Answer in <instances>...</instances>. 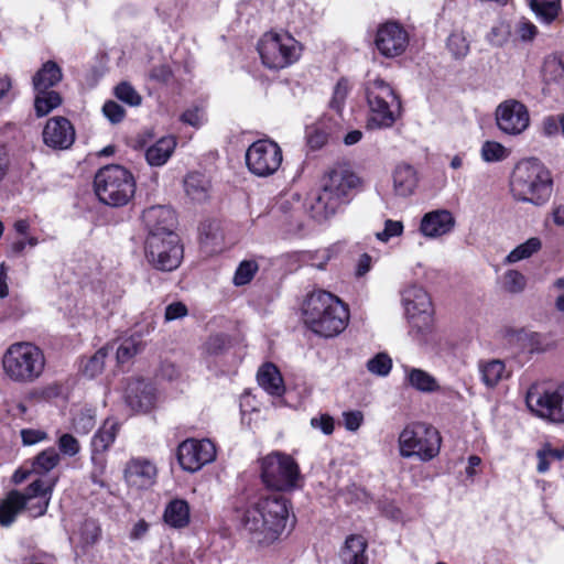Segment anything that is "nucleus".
<instances>
[{
	"label": "nucleus",
	"instance_id": "6e6d98bb",
	"mask_svg": "<svg viewBox=\"0 0 564 564\" xmlns=\"http://www.w3.org/2000/svg\"><path fill=\"white\" fill-rule=\"evenodd\" d=\"M58 447L63 454L68 456H75L80 449L78 441L68 433H65L59 437Z\"/></svg>",
	"mask_w": 564,
	"mask_h": 564
},
{
	"label": "nucleus",
	"instance_id": "9d476101",
	"mask_svg": "<svg viewBox=\"0 0 564 564\" xmlns=\"http://www.w3.org/2000/svg\"><path fill=\"white\" fill-rule=\"evenodd\" d=\"M262 63L268 68L279 69L299 58V43L289 34L265 33L258 44Z\"/></svg>",
	"mask_w": 564,
	"mask_h": 564
},
{
	"label": "nucleus",
	"instance_id": "ddd939ff",
	"mask_svg": "<svg viewBox=\"0 0 564 564\" xmlns=\"http://www.w3.org/2000/svg\"><path fill=\"white\" fill-rule=\"evenodd\" d=\"M246 163L254 175L261 177L270 176L281 166L282 151L273 141L258 140L248 148Z\"/></svg>",
	"mask_w": 564,
	"mask_h": 564
},
{
	"label": "nucleus",
	"instance_id": "2f4dec72",
	"mask_svg": "<svg viewBox=\"0 0 564 564\" xmlns=\"http://www.w3.org/2000/svg\"><path fill=\"white\" fill-rule=\"evenodd\" d=\"M164 521L172 528H184L189 522V507L183 499L172 500L165 508Z\"/></svg>",
	"mask_w": 564,
	"mask_h": 564
},
{
	"label": "nucleus",
	"instance_id": "79ce46f5",
	"mask_svg": "<svg viewBox=\"0 0 564 564\" xmlns=\"http://www.w3.org/2000/svg\"><path fill=\"white\" fill-rule=\"evenodd\" d=\"M538 471L545 473L550 468L553 460H562L564 458V449L553 448L549 443L544 444L536 453Z\"/></svg>",
	"mask_w": 564,
	"mask_h": 564
},
{
	"label": "nucleus",
	"instance_id": "6ab92c4d",
	"mask_svg": "<svg viewBox=\"0 0 564 564\" xmlns=\"http://www.w3.org/2000/svg\"><path fill=\"white\" fill-rule=\"evenodd\" d=\"M502 338L509 348L517 351L544 352L553 347L544 335L525 328H506Z\"/></svg>",
	"mask_w": 564,
	"mask_h": 564
},
{
	"label": "nucleus",
	"instance_id": "f03ea898",
	"mask_svg": "<svg viewBox=\"0 0 564 564\" xmlns=\"http://www.w3.org/2000/svg\"><path fill=\"white\" fill-rule=\"evenodd\" d=\"M305 325L315 334L330 338L340 334L349 319L344 303L326 291L311 293L303 303Z\"/></svg>",
	"mask_w": 564,
	"mask_h": 564
},
{
	"label": "nucleus",
	"instance_id": "a878e982",
	"mask_svg": "<svg viewBox=\"0 0 564 564\" xmlns=\"http://www.w3.org/2000/svg\"><path fill=\"white\" fill-rule=\"evenodd\" d=\"M542 72L547 85H553L557 90L564 91V54L547 56Z\"/></svg>",
	"mask_w": 564,
	"mask_h": 564
},
{
	"label": "nucleus",
	"instance_id": "1a4fd4ad",
	"mask_svg": "<svg viewBox=\"0 0 564 564\" xmlns=\"http://www.w3.org/2000/svg\"><path fill=\"white\" fill-rule=\"evenodd\" d=\"M261 478L267 487L283 491L297 488L301 474L290 455L274 452L261 459Z\"/></svg>",
	"mask_w": 564,
	"mask_h": 564
},
{
	"label": "nucleus",
	"instance_id": "bb28decb",
	"mask_svg": "<svg viewBox=\"0 0 564 564\" xmlns=\"http://www.w3.org/2000/svg\"><path fill=\"white\" fill-rule=\"evenodd\" d=\"M259 384L272 395H281L284 392L282 376L276 366L264 364L258 371Z\"/></svg>",
	"mask_w": 564,
	"mask_h": 564
},
{
	"label": "nucleus",
	"instance_id": "13d9d810",
	"mask_svg": "<svg viewBox=\"0 0 564 564\" xmlns=\"http://www.w3.org/2000/svg\"><path fill=\"white\" fill-rule=\"evenodd\" d=\"M95 424V417L89 413L82 412L74 419V429L77 433L86 434L94 429Z\"/></svg>",
	"mask_w": 564,
	"mask_h": 564
},
{
	"label": "nucleus",
	"instance_id": "a19ab883",
	"mask_svg": "<svg viewBox=\"0 0 564 564\" xmlns=\"http://www.w3.org/2000/svg\"><path fill=\"white\" fill-rule=\"evenodd\" d=\"M143 350V343L139 336H131L124 339L117 348L116 357L118 362L124 364Z\"/></svg>",
	"mask_w": 564,
	"mask_h": 564
},
{
	"label": "nucleus",
	"instance_id": "58836bf2",
	"mask_svg": "<svg viewBox=\"0 0 564 564\" xmlns=\"http://www.w3.org/2000/svg\"><path fill=\"white\" fill-rule=\"evenodd\" d=\"M63 98L59 93L41 88L37 90V117L48 115L52 110L59 107Z\"/></svg>",
	"mask_w": 564,
	"mask_h": 564
},
{
	"label": "nucleus",
	"instance_id": "3c124183",
	"mask_svg": "<svg viewBox=\"0 0 564 564\" xmlns=\"http://www.w3.org/2000/svg\"><path fill=\"white\" fill-rule=\"evenodd\" d=\"M59 463V455L54 448L43 451L37 455V476L41 473H48Z\"/></svg>",
	"mask_w": 564,
	"mask_h": 564
},
{
	"label": "nucleus",
	"instance_id": "680f3d73",
	"mask_svg": "<svg viewBox=\"0 0 564 564\" xmlns=\"http://www.w3.org/2000/svg\"><path fill=\"white\" fill-rule=\"evenodd\" d=\"M188 314V310L183 302H173L165 307L164 319L171 322L183 318Z\"/></svg>",
	"mask_w": 564,
	"mask_h": 564
},
{
	"label": "nucleus",
	"instance_id": "8fccbe9b",
	"mask_svg": "<svg viewBox=\"0 0 564 564\" xmlns=\"http://www.w3.org/2000/svg\"><path fill=\"white\" fill-rule=\"evenodd\" d=\"M507 156L506 148L495 141H486L481 148V158L486 162L501 161Z\"/></svg>",
	"mask_w": 564,
	"mask_h": 564
},
{
	"label": "nucleus",
	"instance_id": "774afa93",
	"mask_svg": "<svg viewBox=\"0 0 564 564\" xmlns=\"http://www.w3.org/2000/svg\"><path fill=\"white\" fill-rule=\"evenodd\" d=\"M34 243V239L31 237L29 239H25V237H20L15 241H13L9 249V254L13 257H18L23 253L25 248L32 247Z\"/></svg>",
	"mask_w": 564,
	"mask_h": 564
},
{
	"label": "nucleus",
	"instance_id": "20e7f679",
	"mask_svg": "<svg viewBox=\"0 0 564 564\" xmlns=\"http://www.w3.org/2000/svg\"><path fill=\"white\" fill-rule=\"evenodd\" d=\"M358 184L359 177L355 173L345 165H335L323 178L322 191L311 206L312 216L318 221L333 216Z\"/></svg>",
	"mask_w": 564,
	"mask_h": 564
},
{
	"label": "nucleus",
	"instance_id": "f8f14e48",
	"mask_svg": "<svg viewBox=\"0 0 564 564\" xmlns=\"http://www.w3.org/2000/svg\"><path fill=\"white\" fill-rule=\"evenodd\" d=\"M2 367L4 373L13 381H32L35 369V346L26 341L10 345L2 357Z\"/></svg>",
	"mask_w": 564,
	"mask_h": 564
},
{
	"label": "nucleus",
	"instance_id": "4468645a",
	"mask_svg": "<svg viewBox=\"0 0 564 564\" xmlns=\"http://www.w3.org/2000/svg\"><path fill=\"white\" fill-rule=\"evenodd\" d=\"M528 408L542 419L564 423V384L553 391L531 388L525 397Z\"/></svg>",
	"mask_w": 564,
	"mask_h": 564
},
{
	"label": "nucleus",
	"instance_id": "09e8293b",
	"mask_svg": "<svg viewBox=\"0 0 564 564\" xmlns=\"http://www.w3.org/2000/svg\"><path fill=\"white\" fill-rule=\"evenodd\" d=\"M115 95L119 100L128 104L129 106H133V107L141 105V101H142V97L127 82H122L116 86Z\"/></svg>",
	"mask_w": 564,
	"mask_h": 564
},
{
	"label": "nucleus",
	"instance_id": "4be33fe9",
	"mask_svg": "<svg viewBox=\"0 0 564 564\" xmlns=\"http://www.w3.org/2000/svg\"><path fill=\"white\" fill-rule=\"evenodd\" d=\"M155 389L142 379L130 380L126 388V403L135 412H149L155 404Z\"/></svg>",
	"mask_w": 564,
	"mask_h": 564
},
{
	"label": "nucleus",
	"instance_id": "423d86ee",
	"mask_svg": "<svg viewBox=\"0 0 564 564\" xmlns=\"http://www.w3.org/2000/svg\"><path fill=\"white\" fill-rule=\"evenodd\" d=\"M94 184L99 200L111 207L127 205L135 193L133 175L117 164L101 167L95 175Z\"/></svg>",
	"mask_w": 564,
	"mask_h": 564
},
{
	"label": "nucleus",
	"instance_id": "72a5a7b5",
	"mask_svg": "<svg viewBox=\"0 0 564 564\" xmlns=\"http://www.w3.org/2000/svg\"><path fill=\"white\" fill-rule=\"evenodd\" d=\"M186 194L196 202H203L208 196V180L199 173L188 174L184 181Z\"/></svg>",
	"mask_w": 564,
	"mask_h": 564
},
{
	"label": "nucleus",
	"instance_id": "5fc2aeb1",
	"mask_svg": "<svg viewBox=\"0 0 564 564\" xmlns=\"http://www.w3.org/2000/svg\"><path fill=\"white\" fill-rule=\"evenodd\" d=\"M229 347V338L226 335L217 334L210 336L206 343L207 351L212 355H219Z\"/></svg>",
	"mask_w": 564,
	"mask_h": 564
},
{
	"label": "nucleus",
	"instance_id": "6e6552de",
	"mask_svg": "<svg viewBox=\"0 0 564 564\" xmlns=\"http://www.w3.org/2000/svg\"><path fill=\"white\" fill-rule=\"evenodd\" d=\"M441 435L432 425L413 423L399 436L400 454L403 457L417 456L422 460L435 457L441 448Z\"/></svg>",
	"mask_w": 564,
	"mask_h": 564
},
{
	"label": "nucleus",
	"instance_id": "a211bd4d",
	"mask_svg": "<svg viewBox=\"0 0 564 564\" xmlns=\"http://www.w3.org/2000/svg\"><path fill=\"white\" fill-rule=\"evenodd\" d=\"M375 43L383 56L395 57L405 51L409 36L399 23L388 22L378 29Z\"/></svg>",
	"mask_w": 564,
	"mask_h": 564
},
{
	"label": "nucleus",
	"instance_id": "37998d69",
	"mask_svg": "<svg viewBox=\"0 0 564 564\" xmlns=\"http://www.w3.org/2000/svg\"><path fill=\"white\" fill-rule=\"evenodd\" d=\"M56 479L55 476L48 477L46 480L37 478V516H42L46 511Z\"/></svg>",
	"mask_w": 564,
	"mask_h": 564
},
{
	"label": "nucleus",
	"instance_id": "4d7b16f0",
	"mask_svg": "<svg viewBox=\"0 0 564 564\" xmlns=\"http://www.w3.org/2000/svg\"><path fill=\"white\" fill-rule=\"evenodd\" d=\"M102 112L112 123H119L126 115L123 107L112 100H109L104 105Z\"/></svg>",
	"mask_w": 564,
	"mask_h": 564
},
{
	"label": "nucleus",
	"instance_id": "dca6fc26",
	"mask_svg": "<svg viewBox=\"0 0 564 564\" xmlns=\"http://www.w3.org/2000/svg\"><path fill=\"white\" fill-rule=\"evenodd\" d=\"M495 117L499 130L509 135L521 134L530 123L528 108L516 99H508L499 104Z\"/></svg>",
	"mask_w": 564,
	"mask_h": 564
},
{
	"label": "nucleus",
	"instance_id": "c03bdc74",
	"mask_svg": "<svg viewBox=\"0 0 564 564\" xmlns=\"http://www.w3.org/2000/svg\"><path fill=\"white\" fill-rule=\"evenodd\" d=\"M367 370L376 376L386 377L392 368V359L386 352H379L367 361Z\"/></svg>",
	"mask_w": 564,
	"mask_h": 564
},
{
	"label": "nucleus",
	"instance_id": "f3484780",
	"mask_svg": "<svg viewBox=\"0 0 564 564\" xmlns=\"http://www.w3.org/2000/svg\"><path fill=\"white\" fill-rule=\"evenodd\" d=\"M216 457V447L209 440H186L180 444L177 459L187 471H196Z\"/></svg>",
	"mask_w": 564,
	"mask_h": 564
},
{
	"label": "nucleus",
	"instance_id": "e2e57ef3",
	"mask_svg": "<svg viewBox=\"0 0 564 564\" xmlns=\"http://www.w3.org/2000/svg\"><path fill=\"white\" fill-rule=\"evenodd\" d=\"M343 417L345 427L351 432L357 431L364 421V415L360 411L344 412Z\"/></svg>",
	"mask_w": 564,
	"mask_h": 564
},
{
	"label": "nucleus",
	"instance_id": "c85d7f7f",
	"mask_svg": "<svg viewBox=\"0 0 564 564\" xmlns=\"http://www.w3.org/2000/svg\"><path fill=\"white\" fill-rule=\"evenodd\" d=\"M367 542L361 535H349L340 552V556L346 564H367L365 555Z\"/></svg>",
	"mask_w": 564,
	"mask_h": 564
},
{
	"label": "nucleus",
	"instance_id": "f704fd0d",
	"mask_svg": "<svg viewBox=\"0 0 564 564\" xmlns=\"http://www.w3.org/2000/svg\"><path fill=\"white\" fill-rule=\"evenodd\" d=\"M63 78L61 67L53 61H47L37 69V90L48 89L57 85Z\"/></svg>",
	"mask_w": 564,
	"mask_h": 564
},
{
	"label": "nucleus",
	"instance_id": "9b49d317",
	"mask_svg": "<svg viewBox=\"0 0 564 564\" xmlns=\"http://www.w3.org/2000/svg\"><path fill=\"white\" fill-rule=\"evenodd\" d=\"M144 251L149 263L160 271L177 269L183 259V247L177 234H170L169 237L148 235Z\"/></svg>",
	"mask_w": 564,
	"mask_h": 564
},
{
	"label": "nucleus",
	"instance_id": "c9c22d12",
	"mask_svg": "<svg viewBox=\"0 0 564 564\" xmlns=\"http://www.w3.org/2000/svg\"><path fill=\"white\" fill-rule=\"evenodd\" d=\"M542 248L541 239L538 237H531L525 242L516 247L506 258L505 263L511 264L518 261L529 259L534 253L540 251Z\"/></svg>",
	"mask_w": 564,
	"mask_h": 564
},
{
	"label": "nucleus",
	"instance_id": "e433bc0d",
	"mask_svg": "<svg viewBox=\"0 0 564 564\" xmlns=\"http://www.w3.org/2000/svg\"><path fill=\"white\" fill-rule=\"evenodd\" d=\"M530 8L543 22H553L561 9L560 0H530Z\"/></svg>",
	"mask_w": 564,
	"mask_h": 564
},
{
	"label": "nucleus",
	"instance_id": "864d4df0",
	"mask_svg": "<svg viewBox=\"0 0 564 564\" xmlns=\"http://www.w3.org/2000/svg\"><path fill=\"white\" fill-rule=\"evenodd\" d=\"M403 232V224L399 220L387 219L384 229L376 234V238L382 242L389 241L392 237H399Z\"/></svg>",
	"mask_w": 564,
	"mask_h": 564
},
{
	"label": "nucleus",
	"instance_id": "7c9ffc66",
	"mask_svg": "<svg viewBox=\"0 0 564 564\" xmlns=\"http://www.w3.org/2000/svg\"><path fill=\"white\" fill-rule=\"evenodd\" d=\"M405 383L421 392H434L438 389L436 379L420 368L403 366Z\"/></svg>",
	"mask_w": 564,
	"mask_h": 564
},
{
	"label": "nucleus",
	"instance_id": "de8ad7c7",
	"mask_svg": "<svg viewBox=\"0 0 564 564\" xmlns=\"http://www.w3.org/2000/svg\"><path fill=\"white\" fill-rule=\"evenodd\" d=\"M527 286V278L518 270H508L503 275V288L509 293H521Z\"/></svg>",
	"mask_w": 564,
	"mask_h": 564
},
{
	"label": "nucleus",
	"instance_id": "0eeeda50",
	"mask_svg": "<svg viewBox=\"0 0 564 564\" xmlns=\"http://www.w3.org/2000/svg\"><path fill=\"white\" fill-rule=\"evenodd\" d=\"M35 458L26 460L12 475L11 482L20 486L26 482L24 491L12 489L0 502V525L8 527L17 519L28 506L29 501L35 498Z\"/></svg>",
	"mask_w": 564,
	"mask_h": 564
},
{
	"label": "nucleus",
	"instance_id": "5701e85b",
	"mask_svg": "<svg viewBox=\"0 0 564 564\" xmlns=\"http://www.w3.org/2000/svg\"><path fill=\"white\" fill-rule=\"evenodd\" d=\"M155 475V466L147 459L132 458L124 468L127 484L137 489L149 488L154 482Z\"/></svg>",
	"mask_w": 564,
	"mask_h": 564
},
{
	"label": "nucleus",
	"instance_id": "aec40b11",
	"mask_svg": "<svg viewBox=\"0 0 564 564\" xmlns=\"http://www.w3.org/2000/svg\"><path fill=\"white\" fill-rule=\"evenodd\" d=\"M43 142L54 150L69 149L75 141V129L65 117H53L47 120L43 132Z\"/></svg>",
	"mask_w": 564,
	"mask_h": 564
},
{
	"label": "nucleus",
	"instance_id": "69168bd1",
	"mask_svg": "<svg viewBox=\"0 0 564 564\" xmlns=\"http://www.w3.org/2000/svg\"><path fill=\"white\" fill-rule=\"evenodd\" d=\"M328 140V134L325 131L315 129L310 132L307 137V143L313 150L321 149L324 144H326Z\"/></svg>",
	"mask_w": 564,
	"mask_h": 564
},
{
	"label": "nucleus",
	"instance_id": "393cba45",
	"mask_svg": "<svg viewBox=\"0 0 564 564\" xmlns=\"http://www.w3.org/2000/svg\"><path fill=\"white\" fill-rule=\"evenodd\" d=\"M119 425L115 421L106 420L104 425L97 431L91 440L94 463L98 460L97 455L102 454L109 449L111 444L115 442Z\"/></svg>",
	"mask_w": 564,
	"mask_h": 564
},
{
	"label": "nucleus",
	"instance_id": "39448f33",
	"mask_svg": "<svg viewBox=\"0 0 564 564\" xmlns=\"http://www.w3.org/2000/svg\"><path fill=\"white\" fill-rule=\"evenodd\" d=\"M365 95L370 111L368 128H390L401 117V99L390 84L382 78L367 80Z\"/></svg>",
	"mask_w": 564,
	"mask_h": 564
},
{
	"label": "nucleus",
	"instance_id": "b1692460",
	"mask_svg": "<svg viewBox=\"0 0 564 564\" xmlns=\"http://www.w3.org/2000/svg\"><path fill=\"white\" fill-rule=\"evenodd\" d=\"M455 225L451 212L437 209L425 214L421 220L420 230L423 236L436 238L448 234Z\"/></svg>",
	"mask_w": 564,
	"mask_h": 564
},
{
	"label": "nucleus",
	"instance_id": "c756f323",
	"mask_svg": "<svg viewBox=\"0 0 564 564\" xmlns=\"http://www.w3.org/2000/svg\"><path fill=\"white\" fill-rule=\"evenodd\" d=\"M176 140L173 137H162L145 152V159L152 166L163 165L174 152Z\"/></svg>",
	"mask_w": 564,
	"mask_h": 564
},
{
	"label": "nucleus",
	"instance_id": "49530a36",
	"mask_svg": "<svg viewBox=\"0 0 564 564\" xmlns=\"http://www.w3.org/2000/svg\"><path fill=\"white\" fill-rule=\"evenodd\" d=\"M258 271V263L253 260H245L237 268L234 275V284L237 286L248 284Z\"/></svg>",
	"mask_w": 564,
	"mask_h": 564
},
{
	"label": "nucleus",
	"instance_id": "bf43d9fd",
	"mask_svg": "<svg viewBox=\"0 0 564 564\" xmlns=\"http://www.w3.org/2000/svg\"><path fill=\"white\" fill-rule=\"evenodd\" d=\"M311 426L321 430L325 435H330L334 432L335 422L329 414H321L311 419Z\"/></svg>",
	"mask_w": 564,
	"mask_h": 564
},
{
	"label": "nucleus",
	"instance_id": "2eb2a0df",
	"mask_svg": "<svg viewBox=\"0 0 564 564\" xmlns=\"http://www.w3.org/2000/svg\"><path fill=\"white\" fill-rule=\"evenodd\" d=\"M402 302L412 327L419 333L429 330L432 303L426 291L421 286L411 285L402 292Z\"/></svg>",
	"mask_w": 564,
	"mask_h": 564
},
{
	"label": "nucleus",
	"instance_id": "412c9836",
	"mask_svg": "<svg viewBox=\"0 0 564 564\" xmlns=\"http://www.w3.org/2000/svg\"><path fill=\"white\" fill-rule=\"evenodd\" d=\"M143 223L148 229V235H158L159 237H169L170 234H176L175 213L166 206H151L143 212Z\"/></svg>",
	"mask_w": 564,
	"mask_h": 564
},
{
	"label": "nucleus",
	"instance_id": "cd10ccee",
	"mask_svg": "<svg viewBox=\"0 0 564 564\" xmlns=\"http://www.w3.org/2000/svg\"><path fill=\"white\" fill-rule=\"evenodd\" d=\"M393 185L398 195H411L417 185L415 170L409 164L398 165L393 172Z\"/></svg>",
	"mask_w": 564,
	"mask_h": 564
},
{
	"label": "nucleus",
	"instance_id": "7ed1b4c3",
	"mask_svg": "<svg viewBox=\"0 0 564 564\" xmlns=\"http://www.w3.org/2000/svg\"><path fill=\"white\" fill-rule=\"evenodd\" d=\"M510 186L518 199L542 205L551 196L552 178L545 166L538 159L531 158L516 165Z\"/></svg>",
	"mask_w": 564,
	"mask_h": 564
},
{
	"label": "nucleus",
	"instance_id": "052dcab7",
	"mask_svg": "<svg viewBox=\"0 0 564 564\" xmlns=\"http://www.w3.org/2000/svg\"><path fill=\"white\" fill-rule=\"evenodd\" d=\"M516 31H517L520 40L523 42L533 41L538 34L536 26L532 22L524 20V19L519 21V23L517 24Z\"/></svg>",
	"mask_w": 564,
	"mask_h": 564
},
{
	"label": "nucleus",
	"instance_id": "338daca9",
	"mask_svg": "<svg viewBox=\"0 0 564 564\" xmlns=\"http://www.w3.org/2000/svg\"><path fill=\"white\" fill-rule=\"evenodd\" d=\"M181 120L189 126L199 127L202 123L200 109L198 107L187 109L182 113Z\"/></svg>",
	"mask_w": 564,
	"mask_h": 564
},
{
	"label": "nucleus",
	"instance_id": "603ef678",
	"mask_svg": "<svg viewBox=\"0 0 564 564\" xmlns=\"http://www.w3.org/2000/svg\"><path fill=\"white\" fill-rule=\"evenodd\" d=\"M348 89V80L345 78L339 79L334 88L333 98L329 102V106L338 112L341 110V107L346 100Z\"/></svg>",
	"mask_w": 564,
	"mask_h": 564
},
{
	"label": "nucleus",
	"instance_id": "473e14b6",
	"mask_svg": "<svg viewBox=\"0 0 564 564\" xmlns=\"http://www.w3.org/2000/svg\"><path fill=\"white\" fill-rule=\"evenodd\" d=\"M108 355L109 347L105 346L98 349L89 358H83L79 366L80 373L88 379H94L102 373Z\"/></svg>",
	"mask_w": 564,
	"mask_h": 564
},
{
	"label": "nucleus",
	"instance_id": "a18cd8bd",
	"mask_svg": "<svg viewBox=\"0 0 564 564\" xmlns=\"http://www.w3.org/2000/svg\"><path fill=\"white\" fill-rule=\"evenodd\" d=\"M510 25L505 22H499L494 25L486 35L487 42L494 47H503L510 39Z\"/></svg>",
	"mask_w": 564,
	"mask_h": 564
},
{
	"label": "nucleus",
	"instance_id": "ea45409f",
	"mask_svg": "<svg viewBox=\"0 0 564 564\" xmlns=\"http://www.w3.org/2000/svg\"><path fill=\"white\" fill-rule=\"evenodd\" d=\"M446 46L455 59H463L470 50L469 42L463 31H454L447 37Z\"/></svg>",
	"mask_w": 564,
	"mask_h": 564
},
{
	"label": "nucleus",
	"instance_id": "0e129e2a",
	"mask_svg": "<svg viewBox=\"0 0 564 564\" xmlns=\"http://www.w3.org/2000/svg\"><path fill=\"white\" fill-rule=\"evenodd\" d=\"M172 75H173V73H172L171 67L166 64H161V65L154 66L151 69L149 77H150V79L159 82V83H167L171 79Z\"/></svg>",
	"mask_w": 564,
	"mask_h": 564
},
{
	"label": "nucleus",
	"instance_id": "4c0bfd02",
	"mask_svg": "<svg viewBox=\"0 0 564 564\" xmlns=\"http://www.w3.org/2000/svg\"><path fill=\"white\" fill-rule=\"evenodd\" d=\"M482 381L488 387H495L502 378L506 377V366L500 359H492L480 365Z\"/></svg>",
	"mask_w": 564,
	"mask_h": 564
},
{
	"label": "nucleus",
	"instance_id": "f257e3e1",
	"mask_svg": "<svg viewBox=\"0 0 564 564\" xmlns=\"http://www.w3.org/2000/svg\"><path fill=\"white\" fill-rule=\"evenodd\" d=\"M288 518V499L279 494H273L248 508L241 523L254 543L268 545L284 531Z\"/></svg>",
	"mask_w": 564,
	"mask_h": 564
}]
</instances>
